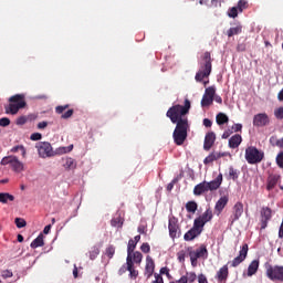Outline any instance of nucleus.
<instances>
[{"label": "nucleus", "instance_id": "f257e3e1", "mask_svg": "<svg viewBox=\"0 0 283 283\" xmlns=\"http://www.w3.org/2000/svg\"><path fill=\"white\" fill-rule=\"evenodd\" d=\"M189 109H191V102L189 99H185L184 106L180 104L174 105L166 113L167 118L176 125L172 138L174 143L178 146L185 145V140H187L189 119L182 118V116H187V114H189Z\"/></svg>", "mask_w": 283, "mask_h": 283}, {"label": "nucleus", "instance_id": "f03ea898", "mask_svg": "<svg viewBox=\"0 0 283 283\" xmlns=\"http://www.w3.org/2000/svg\"><path fill=\"white\" fill-rule=\"evenodd\" d=\"M222 174H219L212 181H202L196 185L193 196H202V193H207L208 191H218V188L222 185Z\"/></svg>", "mask_w": 283, "mask_h": 283}, {"label": "nucleus", "instance_id": "7ed1b4c3", "mask_svg": "<svg viewBox=\"0 0 283 283\" xmlns=\"http://www.w3.org/2000/svg\"><path fill=\"white\" fill-rule=\"evenodd\" d=\"M9 105L6 107V114H19L20 109H23L25 107V95L23 94H17L9 98Z\"/></svg>", "mask_w": 283, "mask_h": 283}, {"label": "nucleus", "instance_id": "20e7f679", "mask_svg": "<svg viewBox=\"0 0 283 283\" xmlns=\"http://www.w3.org/2000/svg\"><path fill=\"white\" fill-rule=\"evenodd\" d=\"M245 160L249 165H258L264 160V151L255 146H249L245 148Z\"/></svg>", "mask_w": 283, "mask_h": 283}, {"label": "nucleus", "instance_id": "39448f33", "mask_svg": "<svg viewBox=\"0 0 283 283\" xmlns=\"http://www.w3.org/2000/svg\"><path fill=\"white\" fill-rule=\"evenodd\" d=\"M265 274L272 282H283V266L281 265H265Z\"/></svg>", "mask_w": 283, "mask_h": 283}, {"label": "nucleus", "instance_id": "423d86ee", "mask_svg": "<svg viewBox=\"0 0 283 283\" xmlns=\"http://www.w3.org/2000/svg\"><path fill=\"white\" fill-rule=\"evenodd\" d=\"M0 165L3 167H6V165H10L11 169L15 171V174H21V171H23V163H21L17 156L3 157L0 161Z\"/></svg>", "mask_w": 283, "mask_h": 283}, {"label": "nucleus", "instance_id": "0eeeda50", "mask_svg": "<svg viewBox=\"0 0 283 283\" xmlns=\"http://www.w3.org/2000/svg\"><path fill=\"white\" fill-rule=\"evenodd\" d=\"M40 158H52L54 156V150L52 149V144L48 142H40L35 145Z\"/></svg>", "mask_w": 283, "mask_h": 283}, {"label": "nucleus", "instance_id": "6e6552de", "mask_svg": "<svg viewBox=\"0 0 283 283\" xmlns=\"http://www.w3.org/2000/svg\"><path fill=\"white\" fill-rule=\"evenodd\" d=\"M271 218H273V210L270 207H262L260 210L261 231H263L269 227V222H271Z\"/></svg>", "mask_w": 283, "mask_h": 283}, {"label": "nucleus", "instance_id": "1a4fd4ad", "mask_svg": "<svg viewBox=\"0 0 283 283\" xmlns=\"http://www.w3.org/2000/svg\"><path fill=\"white\" fill-rule=\"evenodd\" d=\"M247 255H249V244L244 243L239 251V255L235 256L231 262H228V264L235 269L237 266H240L244 260H247Z\"/></svg>", "mask_w": 283, "mask_h": 283}, {"label": "nucleus", "instance_id": "9d476101", "mask_svg": "<svg viewBox=\"0 0 283 283\" xmlns=\"http://www.w3.org/2000/svg\"><path fill=\"white\" fill-rule=\"evenodd\" d=\"M266 125H271V118L266 113H259L253 117V126L254 127H266Z\"/></svg>", "mask_w": 283, "mask_h": 283}, {"label": "nucleus", "instance_id": "9b49d317", "mask_svg": "<svg viewBox=\"0 0 283 283\" xmlns=\"http://www.w3.org/2000/svg\"><path fill=\"white\" fill-rule=\"evenodd\" d=\"M242 213H244V205L239 201L232 208V216L230 217L231 224H233V222H238V220L242 218Z\"/></svg>", "mask_w": 283, "mask_h": 283}, {"label": "nucleus", "instance_id": "f8f14e48", "mask_svg": "<svg viewBox=\"0 0 283 283\" xmlns=\"http://www.w3.org/2000/svg\"><path fill=\"white\" fill-rule=\"evenodd\" d=\"M213 60L211 59V52L206 51L203 55L201 56V62H200V70H203L206 72H210L212 70V63Z\"/></svg>", "mask_w": 283, "mask_h": 283}, {"label": "nucleus", "instance_id": "ddd939ff", "mask_svg": "<svg viewBox=\"0 0 283 283\" xmlns=\"http://www.w3.org/2000/svg\"><path fill=\"white\" fill-rule=\"evenodd\" d=\"M189 258H195L196 260L202 258L203 260H207V258H209V251L207 250V245L201 244L197 250L190 251Z\"/></svg>", "mask_w": 283, "mask_h": 283}, {"label": "nucleus", "instance_id": "4468645a", "mask_svg": "<svg viewBox=\"0 0 283 283\" xmlns=\"http://www.w3.org/2000/svg\"><path fill=\"white\" fill-rule=\"evenodd\" d=\"M168 229L170 238L172 240H176V238H178V232L180 231V227L178 226V219H176V217L169 219Z\"/></svg>", "mask_w": 283, "mask_h": 283}, {"label": "nucleus", "instance_id": "2eb2a0df", "mask_svg": "<svg viewBox=\"0 0 283 283\" xmlns=\"http://www.w3.org/2000/svg\"><path fill=\"white\" fill-rule=\"evenodd\" d=\"M214 277L218 283H227V280H229V264L220 268Z\"/></svg>", "mask_w": 283, "mask_h": 283}, {"label": "nucleus", "instance_id": "dca6fc26", "mask_svg": "<svg viewBox=\"0 0 283 283\" xmlns=\"http://www.w3.org/2000/svg\"><path fill=\"white\" fill-rule=\"evenodd\" d=\"M154 271H156V263L154 262V259L151 256L146 258V265H145V272L144 275H146L147 280L154 275Z\"/></svg>", "mask_w": 283, "mask_h": 283}, {"label": "nucleus", "instance_id": "f3484780", "mask_svg": "<svg viewBox=\"0 0 283 283\" xmlns=\"http://www.w3.org/2000/svg\"><path fill=\"white\" fill-rule=\"evenodd\" d=\"M214 143H216V133L210 132L206 134L205 142H203V149L206 151H209V149L213 147Z\"/></svg>", "mask_w": 283, "mask_h": 283}, {"label": "nucleus", "instance_id": "a211bd4d", "mask_svg": "<svg viewBox=\"0 0 283 283\" xmlns=\"http://www.w3.org/2000/svg\"><path fill=\"white\" fill-rule=\"evenodd\" d=\"M227 205H229V196H222L216 202L214 211H217L218 213H222V211H224V207H227Z\"/></svg>", "mask_w": 283, "mask_h": 283}, {"label": "nucleus", "instance_id": "6ab92c4d", "mask_svg": "<svg viewBox=\"0 0 283 283\" xmlns=\"http://www.w3.org/2000/svg\"><path fill=\"white\" fill-rule=\"evenodd\" d=\"M277 182H280V175H270L268 177L266 185L268 191H273V189H275V187L277 186Z\"/></svg>", "mask_w": 283, "mask_h": 283}, {"label": "nucleus", "instance_id": "aec40b11", "mask_svg": "<svg viewBox=\"0 0 283 283\" xmlns=\"http://www.w3.org/2000/svg\"><path fill=\"white\" fill-rule=\"evenodd\" d=\"M201 233L202 232H200V230L192 227L188 232L185 233L184 240L186 242H191V240H196V238H198V235H200Z\"/></svg>", "mask_w": 283, "mask_h": 283}, {"label": "nucleus", "instance_id": "412c9836", "mask_svg": "<svg viewBox=\"0 0 283 283\" xmlns=\"http://www.w3.org/2000/svg\"><path fill=\"white\" fill-rule=\"evenodd\" d=\"M241 144H242V136L240 134L233 135L229 139L230 149H238V147H240Z\"/></svg>", "mask_w": 283, "mask_h": 283}, {"label": "nucleus", "instance_id": "4be33fe9", "mask_svg": "<svg viewBox=\"0 0 283 283\" xmlns=\"http://www.w3.org/2000/svg\"><path fill=\"white\" fill-rule=\"evenodd\" d=\"M258 269H260V260H253L248 266V277H252L258 273Z\"/></svg>", "mask_w": 283, "mask_h": 283}, {"label": "nucleus", "instance_id": "5701e85b", "mask_svg": "<svg viewBox=\"0 0 283 283\" xmlns=\"http://www.w3.org/2000/svg\"><path fill=\"white\" fill-rule=\"evenodd\" d=\"M208 76H211V73L208 72V71H205L202 69H200L196 76H195V80L198 82V83H202V81H205V78H208Z\"/></svg>", "mask_w": 283, "mask_h": 283}, {"label": "nucleus", "instance_id": "b1692460", "mask_svg": "<svg viewBox=\"0 0 283 283\" xmlns=\"http://www.w3.org/2000/svg\"><path fill=\"white\" fill-rule=\"evenodd\" d=\"M216 123L220 126L227 125V123H229V116L224 113H218L216 116Z\"/></svg>", "mask_w": 283, "mask_h": 283}, {"label": "nucleus", "instance_id": "393cba45", "mask_svg": "<svg viewBox=\"0 0 283 283\" xmlns=\"http://www.w3.org/2000/svg\"><path fill=\"white\" fill-rule=\"evenodd\" d=\"M199 218L202 220L203 223L211 222L213 220V211L211 209H207Z\"/></svg>", "mask_w": 283, "mask_h": 283}, {"label": "nucleus", "instance_id": "a878e982", "mask_svg": "<svg viewBox=\"0 0 283 283\" xmlns=\"http://www.w3.org/2000/svg\"><path fill=\"white\" fill-rule=\"evenodd\" d=\"M44 245H45V242L43 241V234L38 235V238H35L30 244L31 249H39V247H44Z\"/></svg>", "mask_w": 283, "mask_h": 283}, {"label": "nucleus", "instance_id": "bb28decb", "mask_svg": "<svg viewBox=\"0 0 283 283\" xmlns=\"http://www.w3.org/2000/svg\"><path fill=\"white\" fill-rule=\"evenodd\" d=\"M8 200L10 202H14V197L10 195L9 192H0V202L2 205H8Z\"/></svg>", "mask_w": 283, "mask_h": 283}, {"label": "nucleus", "instance_id": "cd10ccee", "mask_svg": "<svg viewBox=\"0 0 283 283\" xmlns=\"http://www.w3.org/2000/svg\"><path fill=\"white\" fill-rule=\"evenodd\" d=\"M63 167L65 169H76V160H74V158H72V157H67L64 159Z\"/></svg>", "mask_w": 283, "mask_h": 283}, {"label": "nucleus", "instance_id": "c85d7f7f", "mask_svg": "<svg viewBox=\"0 0 283 283\" xmlns=\"http://www.w3.org/2000/svg\"><path fill=\"white\" fill-rule=\"evenodd\" d=\"M205 224L207 223L202 221L200 217H198L195 219L192 228L197 229L202 233V231H205Z\"/></svg>", "mask_w": 283, "mask_h": 283}, {"label": "nucleus", "instance_id": "c756f323", "mask_svg": "<svg viewBox=\"0 0 283 283\" xmlns=\"http://www.w3.org/2000/svg\"><path fill=\"white\" fill-rule=\"evenodd\" d=\"M238 178H240V171L235 168H233V166L229 167V180H238Z\"/></svg>", "mask_w": 283, "mask_h": 283}, {"label": "nucleus", "instance_id": "7c9ffc66", "mask_svg": "<svg viewBox=\"0 0 283 283\" xmlns=\"http://www.w3.org/2000/svg\"><path fill=\"white\" fill-rule=\"evenodd\" d=\"M186 211H188V213H196V211H198V203L196 201H188L186 203Z\"/></svg>", "mask_w": 283, "mask_h": 283}, {"label": "nucleus", "instance_id": "2f4dec72", "mask_svg": "<svg viewBox=\"0 0 283 283\" xmlns=\"http://www.w3.org/2000/svg\"><path fill=\"white\" fill-rule=\"evenodd\" d=\"M124 220L120 217H115L111 220V227H116L117 229H123Z\"/></svg>", "mask_w": 283, "mask_h": 283}, {"label": "nucleus", "instance_id": "473e14b6", "mask_svg": "<svg viewBox=\"0 0 283 283\" xmlns=\"http://www.w3.org/2000/svg\"><path fill=\"white\" fill-rule=\"evenodd\" d=\"M242 33V27H234V28H230L228 31H227V34L229 38L231 36H235V34H241Z\"/></svg>", "mask_w": 283, "mask_h": 283}, {"label": "nucleus", "instance_id": "72a5a7b5", "mask_svg": "<svg viewBox=\"0 0 283 283\" xmlns=\"http://www.w3.org/2000/svg\"><path fill=\"white\" fill-rule=\"evenodd\" d=\"M128 277L130 280H136L138 277V270H136L135 265H128Z\"/></svg>", "mask_w": 283, "mask_h": 283}, {"label": "nucleus", "instance_id": "f704fd0d", "mask_svg": "<svg viewBox=\"0 0 283 283\" xmlns=\"http://www.w3.org/2000/svg\"><path fill=\"white\" fill-rule=\"evenodd\" d=\"M237 8H238L239 12H244V10H249V1L239 0Z\"/></svg>", "mask_w": 283, "mask_h": 283}, {"label": "nucleus", "instance_id": "c9c22d12", "mask_svg": "<svg viewBox=\"0 0 283 283\" xmlns=\"http://www.w3.org/2000/svg\"><path fill=\"white\" fill-rule=\"evenodd\" d=\"M18 151H21L22 158H25L27 156V150L23 145L14 146L11 148L12 154H17Z\"/></svg>", "mask_w": 283, "mask_h": 283}, {"label": "nucleus", "instance_id": "e433bc0d", "mask_svg": "<svg viewBox=\"0 0 283 283\" xmlns=\"http://www.w3.org/2000/svg\"><path fill=\"white\" fill-rule=\"evenodd\" d=\"M211 105H213V98L203 95L201 99V107H209Z\"/></svg>", "mask_w": 283, "mask_h": 283}, {"label": "nucleus", "instance_id": "4c0bfd02", "mask_svg": "<svg viewBox=\"0 0 283 283\" xmlns=\"http://www.w3.org/2000/svg\"><path fill=\"white\" fill-rule=\"evenodd\" d=\"M203 96H208V97L212 98V101H213V98L216 96V86L207 87L206 91H205Z\"/></svg>", "mask_w": 283, "mask_h": 283}, {"label": "nucleus", "instance_id": "58836bf2", "mask_svg": "<svg viewBox=\"0 0 283 283\" xmlns=\"http://www.w3.org/2000/svg\"><path fill=\"white\" fill-rule=\"evenodd\" d=\"M133 262L134 264H140V262H143V253L138 251L133 252Z\"/></svg>", "mask_w": 283, "mask_h": 283}, {"label": "nucleus", "instance_id": "ea45409f", "mask_svg": "<svg viewBox=\"0 0 283 283\" xmlns=\"http://www.w3.org/2000/svg\"><path fill=\"white\" fill-rule=\"evenodd\" d=\"M114 253H116V248L114 245H108L105 250V255L112 260V258H114Z\"/></svg>", "mask_w": 283, "mask_h": 283}, {"label": "nucleus", "instance_id": "a19ab883", "mask_svg": "<svg viewBox=\"0 0 283 283\" xmlns=\"http://www.w3.org/2000/svg\"><path fill=\"white\" fill-rule=\"evenodd\" d=\"M184 276L187 277L188 283H193L198 279V275H196V272H187L186 275Z\"/></svg>", "mask_w": 283, "mask_h": 283}, {"label": "nucleus", "instance_id": "79ce46f5", "mask_svg": "<svg viewBox=\"0 0 283 283\" xmlns=\"http://www.w3.org/2000/svg\"><path fill=\"white\" fill-rule=\"evenodd\" d=\"M274 116L277 120H283V106L274 109Z\"/></svg>", "mask_w": 283, "mask_h": 283}, {"label": "nucleus", "instance_id": "37998d69", "mask_svg": "<svg viewBox=\"0 0 283 283\" xmlns=\"http://www.w3.org/2000/svg\"><path fill=\"white\" fill-rule=\"evenodd\" d=\"M238 11H240L238 7L230 8L228 10V17H230V19H235L238 17Z\"/></svg>", "mask_w": 283, "mask_h": 283}, {"label": "nucleus", "instance_id": "c03bdc74", "mask_svg": "<svg viewBox=\"0 0 283 283\" xmlns=\"http://www.w3.org/2000/svg\"><path fill=\"white\" fill-rule=\"evenodd\" d=\"M15 227H18V229H23V227H27L28 222L25 221V219L22 218H15Z\"/></svg>", "mask_w": 283, "mask_h": 283}, {"label": "nucleus", "instance_id": "a18cd8bd", "mask_svg": "<svg viewBox=\"0 0 283 283\" xmlns=\"http://www.w3.org/2000/svg\"><path fill=\"white\" fill-rule=\"evenodd\" d=\"M136 242L134 241V239H130L128 241V245H127V253H134L135 249H136Z\"/></svg>", "mask_w": 283, "mask_h": 283}, {"label": "nucleus", "instance_id": "49530a36", "mask_svg": "<svg viewBox=\"0 0 283 283\" xmlns=\"http://www.w3.org/2000/svg\"><path fill=\"white\" fill-rule=\"evenodd\" d=\"M134 252H127L126 265L134 266Z\"/></svg>", "mask_w": 283, "mask_h": 283}, {"label": "nucleus", "instance_id": "de8ad7c7", "mask_svg": "<svg viewBox=\"0 0 283 283\" xmlns=\"http://www.w3.org/2000/svg\"><path fill=\"white\" fill-rule=\"evenodd\" d=\"M276 165H277V167H280V169H283V151L277 154Z\"/></svg>", "mask_w": 283, "mask_h": 283}, {"label": "nucleus", "instance_id": "09e8293b", "mask_svg": "<svg viewBox=\"0 0 283 283\" xmlns=\"http://www.w3.org/2000/svg\"><path fill=\"white\" fill-rule=\"evenodd\" d=\"M72 116H74V109L71 108L64 114H62L61 118H63L64 120H67V118H72Z\"/></svg>", "mask_w": 283, "mask_h": 283}, {"label": "nucleus", "instance_id": "8fccbe9b", "mask_svg": "<svg viewBox=\"0 0 283 283\" xmlns=\"http://www.w3.org/2000/svg\"><path fill=\"white\" fill-rule=\"evenodd\" d=\"M140 251H142L143 253H149V251H151V247H149V243H143V244L140 245Z\"/></svg>", "mask_w": 283, "mask_h": 283}, {"label": "nucleus", "instance_id": "3c124183", "mask_svg": "<svg viewBox=\"0 0 283 283\" xmlns=\"http://www.w3.org/2000/svg\"><path fill=\"white\" fill-rule=\"evenodd\" d=\"M155 280L151 283H165V280L163 279V275L155 273L154 274Z\"/></svg>", "mask_w": 283, "mask_h": 283}, {"label": "nucleus", "instance_id": "603ef678", "mask_svg": "<svg viewBox=\"0 0 283 283\" xmlns=\"http://www.w3.org/2000/svg\"><path fill=\"white\" fill-rule=\"evenodd\" d=\"M8 125H10V118L8 117L0 118V127H8Z\"/></svg>", "mask_w": 283, "mask_h": 283}, {"label": "nucleus", "instance_id": "864d4df0", "mask_svg": "<svg viewBox=\"0 0 283 283\" xmlns=\"http://www.w3.org/2000/svg\"><path fill=\"white\" fill-rule=\"evenodd\" d=\"M213 161H216V159H214L212 153L203 159V164H206V165H211V163H213Z\"/></svg>", "mask_w": 283, "mask_h": 283}, {"label": "nucleus", "instance_id": "5fc2aeb1", "mask_svg": "<svg viewBox=\"0 0 283 283\" xmlns=\"http://www.w3.org/2000/svg\"><path fill=\"white\" fill-rule=\"evenodd\" d=\"M214 160H220V158H224V156H228L229 154L227 153H211Z\"/></svg>", "mask_w": 283, "mask_h": 283}, {"label": "nucleus", "instance_id": "6e6d98bb", "mask_svg": "<svg viewBox=\"0 0 283 283\" xmlns=\"http://www.w3.org/2000/svg\"><path fill=\"white\" fill-rule=\"evenodd\" d=\"M127 271H129V265L124 264L120 266V269L118 270V275H125V273H127Z\"/></svg>", "mask_w": 283, "mask_h": 283}, {"label": "nucleus", "instance_id": "4d7b16f0", "mask_svg": "<svg viewBox=\"0 0 283 283\" xmlns=\"http://www.w3.org/2000/svg\"><path fill=\"white\" fill-rule=\"evenodd\" d=\"M70 107V105H64V106H56L55 107V113L56 114H63V112L65 111V109H67Z\"/></svg>", "mask_w": 283, "mask_h": 283}, {"label": "nucleus", "instance_id": "13d9d810", "mask_svg": "<svg viewBox=\"0 0 283 283\" xmlns=\"http://www.w3.org/2000/svg\"><path fill=\"white\" fill-rule=\"evenodd\" d=\"M30 138L32 140H41L43 138V135H41V133H33Z\"/></svg>", "mask_w": 283, "mask_h": 283}, {"label": "nucleus", "instance_id": "bf43d9fd", "mask_svg": "<svg viewBox=\"0 0 283 283\" xmlns=\"http://www.w3.org/2000/svg\"><path fill=\"white\" fill-rule=\"evenodd\" d=\"M237 52H247V44L245 43L238 44Z\"/></svg>", "mask_w": 283, "mask_h": 283}, {"label": "nucleus", "instance_id": "052dcab7", "mask_svg": "<svg viewBox=\"0 0 283 283\" xmlns=\"http://www.w3.org/2000/svg\"><path fill=\"white\" fill-rule=\"evenodd\" d=\"M176 182H178V178L172 179L171 182L167 185V191H172Z\"/></svg>", "mask_w": 283, "mask_h": 283}, {"label": "nucleus", "instance_id": "680f3d73", "mask_svg": "<svg viewBox=\"0 0 283 283\" xmlns=\"http://www.w3.org/2000/svg\"><path fill=\"white\" fill-rule=\"evenodd\" d=\"M28 123V118L25 116H21L17 119V125H25Z\"/></svg>", "mask_w": 283, "mask_h": 283}, {"label": "nucleus", "instance_id": "e2e57ef3", "mask_svg": "<svg viewBox=\"0 0 283 283\" xmlns=\"http://www.w3.org/2000/svg\"><path fill=\"white\" fill-rule=\"evenodd\" d=\"M198 282L199 283H209V281L207 280V275H205V274L198 275Z\"/></svg>", "mask_w": 283, "mask_h": 283}, {"label": "nucleus", "instance_id": "0e129e2a", "mask_svg": "<svg viewBox=\"0 0 283 283\" xmlns=\"http://www.w3.org/2000/svg\"><path fill=\"white\" fill-rule=\"evenodd\" d=\"M2 277H3L4 280H8V277H12V271H10V270H4V271L2 272Z\"/></svg>", "mask_w": 283, "mask_h": 283}, {"label": "nucleus", "instance_id": "69168bd1", "mask_svg": "<svg viewBox=\"0 0 283 283\" xmlns=\"http://www.w3.org/2000/svg\"><path fill=\"white\" fill-rule=\"evenodd\" d=\"M177 260H179V262H185V251L177 253Z\"/></svg>", "mask_w": 283, "mask_h": 283}, {"label": "nucleus", "instance_id": "338daca9", "mask_svg": "<svg viewBox=\"0 0 283 283\" xmlns=\"http://www.w3.org/2000/svg\"><path fill=\"white\" fill-rule=\"evenodd\" d=\"M96 255H98V249H94V251L90 252L91 260H96Z\"/></svg>", "mask_w": 283, "mask_h": 283}, {"label": "nucleus", "instance_id": "774afa93", "mask_svg": "<svg viewBox=\"0 0 283 283\" xmlns=\"http://www.w3.org/2000/svg\"><path fill=\"white\" fill-rule=\"evenodd\" d=\"M233 132H242V124H234L232 126Z\"/></svg>", "mask_w": 283, "mask_h": 283}]
</instances>
